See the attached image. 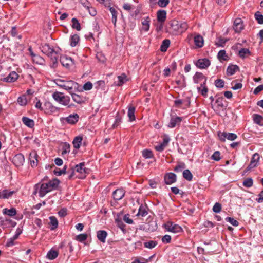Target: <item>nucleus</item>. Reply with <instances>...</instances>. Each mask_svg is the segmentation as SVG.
Wrapping results in <instances>:
<instances>
[{
	"label": "nucleus",
	"instance_id": "53",
	"mask_svg": "<svg viewBox=\"0 0 263 263\" xmlns=\"http://www.w3.org/2000/svg\"><path fill=\"white\" fill-rule=\"evenodd\" d=\"M255 17L259 24H263V15L259 12H257L255 14Z\"/></svg>",
	"mask_w": 263,
	"mask_h": 263
},
{
	"label": "nucleus",
	"instance_id": "33",
	"mask_svg": "<svg viewBox=\"0 0 263 263\" xmlns=\"http://www.w3.org/2000/svg\"><path fill=\"white\" fill-rule=\"evenodd\" d=\"M3 213L4 214L9 215L10 216H13L16 214V211L15 209L13 208L10 209L5 208L3 209Z\"/></svg>",
	"mask_w": 263,
	"mask_h": 263
},
{
	"label": "nucleus",
	"instance_id": "62",
	"mask_svg": "<svg viewBox=\"0 0 263 263\" xmlns=\"http://www.w3.org/2000/svg\"><path fill=\"white\" fill-rule=\"evenodd\" d=\"M83 88L85 90H90L92 88V84L90 82H87L84 84Z\"/></svg>",
	"mask_w": 263,
	"mask_h": 263
},
{
	"label": "nucleus",
	"instance_id": "17",
	"mask_svg": "<svg viewBox=\"0 0 263 263\" xmlns=\"http://www.w3.org/2000/svg\"><path fill=\"white\" fill-rule=\"evenodd\" d=\"M125 191L122 189H118L114 191L112 196L115 200H120L124 196Z\"/></svg>",
	"mask_w": 263,
	"mask_h": 263
},
{
	"label": "nucleus",
	"instance_id": "42",
	"mask_svg": "<svg viewBox=\"0 0 263 263\" xmlns=\"http://www.w3.org/2000/svg\"><path fill=\"white\" fill-rule=\"evenodd\" d=\"M72 28L76 29L78 31H80L81 29V25L78 20L76 18H73L71 20Z\"/></svg>",
	"mask_w": 263,
	"mask_h": 263
},
{
	"label": "nucleus",
	"instance_id": "39",
	"mask_svg": "<svg viewBox=\"0 0 263 263\" xmlns=\"http://www.w3.org/2000/svg\"><path fill=\"white\" fill-rule=\"evenodd\" d=\"M58 252L57 251L50 250L47 254V257L50 260H53L58 257Z\"/></svg>",
	"mask_w": 263,
	"mask_h": 263
},
{
	"label": "nucleus",
	"instance_id": "25",
	"mask_svg": "<svg viewBox=\"0 0 263 263\" xmlns=\"http://www.w3.org/2000/svg\"><path fill=\"white\" fill-rule=\"evenodd\" d=\"M79 117L77 114L69 115L65 119L66 122L69 124H75L79 120Z\"/></svg>",
	"mask_w": 263,
	"mask_h": 263
},
{
	"label": "nucleus",
	"instance_id": "34",
	"mask_svg": "<svg viewBox=\"0 0 263 263\" xmlns=\"http://www.w3.org/2000/svg\"><path fill=\"white\" fill-rule=\"evenodd\" d=\"M251 52L247 48H241L238 52V55L242 58H245L247 55H250Z\"/></svg>",
	"mask_w": 263,
	"mask_h": 263
},
{
	"label": "nucleus",
	"instance_id": "7",
	"mask_svg": "<svg viewBox=\"0 0 263 263\" xmlns=\"http://www.w3.org/2000/svg\"><path fill=\"white\" fill-rule=\"evenodd\" d=\"M217 135L219 140L222 142H224L226 139L230 141H233L237 138L236 134L232 133L219 132Z\"/></svg>",
	"mask_w": 263,
	"mask_h": 263
},
{
	"label": "nucleus",
	"instance_id": "61",
	"mask_svg": "<svg viewBox=\"0 0 263 263\" xmlns=\"http://www.w3.org/2000/svg\"><path fill=\"white\" fill-rule=\"evenodd\" d=\"M170 2V0H159L158 5L161 7H165Z\"/></svg>",
	"mask_w": 263,
	"mask_h": 263
},
{
	"label": "nucleus",
	"instance_id": "3",
	"mask_svg": "<svg viewBox=\"0 0 263 263\" xmlns=\"http://www.w3.org/2000/svg\"><path fill=\"white\" fill-rule=\"evenodd\" d=\"M41 49L43 53L46 54L51 59L53 63L57 62L59 58V55L53 48L50 47L49 44H45L44 45H42Z\"/></svg>",
	"mask_w": 263,
	"mask_h": 263
},
{
	"label": "nucleus",
	"instance_id": "6",
	"mask_svg": "<svg viewBox=\"0 0 263 263\" xmlns=\"http://www.w3.org/2000/svg\"><path fill=\"white\" fill-rule=\"evenodd\" d=\"M35 191L34 194L37 192V189L39 188V196L41 197H44L47 193L51 191L47 183H39L35 185Z\"/></svg>",
	"mask_w": 263,
	"mask_h": 263
},
{
	"label": "nucleus",
	"instance_id": "18",
	"mask_svg": "<svg viewBox=\"0 0 263 263\" xmlns=\"http://www.w3.org/2000/svg\"><path fill=\"white\" fill-rule=\"evenodd\" d=\"M182 121V118L180 117H172L170 122L168 124L170 128H174L177 125H179Z\"/></svg>",
	"mask_w": 263,
	"mask_h": 263
},
{
	"label": "nucleus",
	"instance_id": "12",
	"mask_svg": "<svg viewBox=\"0 0 263 263\" xmlns=\"http://www.w3.org/2000/svg\"><path fill=\"white\" fill-rule=\"evenodd\" d=\"M259 158V155L258 153L254 154L251 158L249 165L247 167V170H250L251 169L257 166Z\"/></svg>",
	"mask_w": 263,
	"mask_h": 263
},
{
	"label": "nucleus",
	"instance_id": "8",
	"mask_svg": "<svg viewBox=\"0 0 263 263\" xmlns=\"http://www.w3.org/2000/svg\"><path fill=\"white\" fill-rule=\"evenodd\" d=\"M13 164L17 167L22 166L25 162V158L23 154L15 155L12 159Z\"/></svg>",
	"mask_w": 263,
	"mask_h": 263
},
{
	"label": "nucleus",
	"instance_id": "23",
	"mask_svg": "<svg viewBox=\"0 0 263 263\" xmlns=\"http://www.w3.org/2000/svg\"><path fill=\"white\" fill-rule=\"evenodd\" d=\"M194 41L195 45L198 48H201L203 46L204 40L203 37L200 35H196L194 37Z\"/></svg>",
	"mask_w": 263,
	"mask_h": 263
},
{
	"label": "nucleus",
	"instance_id": "63",
	"mask_svg": "<svg viewBox=\"0 0 263 263\" xmlns=\"http://www.w3.org/2000/svg\"><path fill=\"white\" fill-rule=\"evenodd\" d=\"M123 220L128 224H132L133 221L130 218V215L129 214H125L123 217Z\"/></svg>",
	"mask_w": 263,
	"mask_h": 263
},
{
	"label": "nucleus",
	"instance_id": "38",
	"mask_svg": "<svg viewBox=\"0 0 263 263\" xmlns=\"http://www.w3.org/2000/svg\"><path fill=\"white\" fill-rule=\"evenodd\" d=\"M47 183H48L51 191H52L53 189H55L58 187V186L59 184V181L58 179H54L52 180L49 181Z\"/></svg>",
	"mask_w": 263,
	"mask_h": 263
},
{
	"label": "nucleus",
	"instance_id": "56",
	"mask_svg": "<svg viewBox=\"0 0 263 263\" xmlns=\"http://www.w3.org/2000/svg\"><path fill=\"white\" fill-rule=\"evenodd\" d=\"M227 41V39L223 38H219L217 42L216 43V45L218 47H223Z\"/></svg>",
	"mask_w": 263,
	"mask_h": 263
},
{
	"label": "nucleus",
	"instance_id": "60",
	"mask_svg": "<svg viewBox=\"0 0 263 263\" xmlns=\"http://www.w3.org/2000/svg\"><path fill=\"white\" fill-rule=\"evenodd\" d=\"M17 102L21 105H25L27 103V100L25 96H21L18 97Z\"/></svg>",
	"mask_w": 263,
	"mask_h": 263
},
{
	"label": "nucleus",
	"instance_id": "64",
	"mask_svg": "<svg viewBox=\"0 0 263 263\" xmlns=\"http://www.w3.org/2000/svg\"><path fill=\"white\" fill-rule=\"evenodd\" d=\"M148 261V260L142 257L140 258H137L135 260L132 262V263H145Z\"/></svg>",
	"mask_w": 263,
	"mask_h": 263
},
{
	"label": "nucleus",
	"instance_id": "48",
	"mask_svg": "<svg viewBox=\"0 0 263 263\" xmlns=\"http://www.w3.org/2000/svg\"><path fill=\"white\" fill-rule=\"evenodd\" d=\"M253 181L251 178H247L244 180L243 185L246 187H250L253 185Z\"/></svg>",
	"mask_w": 263,
	"mask_h": 263
},
{
	"label": "nucleus",
	"instance_id": "55",
	"mask_svg": "<svg viewBox=\"0 0 263 263\" xmlns=\"http://www.w3.org/2000/svg\"><path fill=\"white\" fill-rule=\"evenodd\" d=\"M87 238V235L86 234H81L77 236L76 239L80 241L83 242Z\"/></svg>",
	"mask_w": 263,
	"mask_h": 263
},
{
	"label": "nucleus",
	"instance_id": "57",
	"mask_svg": "<svg viewBox=\"0 0 263 263\" xmlns=\"http://www.w3.org/2000/svg\"><path fill=\"white\" fill-rule=\"evenodd\" d=\"M224 82L222 79H217L215 81V85L218 88H222L224 86Z\"/></svg>",
	"mask_w": 263,
	"mask_h": 263
},
{
	"label": "nucleus",
	"instance_id": "22",
	"mask_svg": "<svg viewBox=\"0 0 263 263\" xmlns=\"http://www.w3.org/2000/svg\"><path fill=\"white\" fill-rule=\"evenodd\" d=\"M157 20L161 23H163L166 18V12L165 10H160L157 13Z\"/></svg>",
	"mask_w": 263,
	"mask_h": 263
},
{
	"label": "nucleus",
	"instance_id": "50",
	"mask_svg": "<svg viewBox=\"0 0 263 263\" xmlns=\"http://www.w3.org/2000/svg\"><path fill=\"white\" fill-rule=\"evenodd\" d=\"M262 120H263V118L260 115H257V114H254L253 115V120L255 123L261 125V122L262 121Z\"/></svg>",
	"mask_w": 263,
	"mask_h": 263
},
{
	"label": "nucleus",
	"instance_id": "16",
	"mask_svg": "<svg viewBox=\"0 0 263 263\" xmlns=\"http://www.w3.org/2000/svg\"><path fill=\"white\" fill-rule=\"evenodd\" d=\"M76 171L81 174V178H84L86 174L87 173L88 170L85 167V164L84 162L80 163L76 166Z\"/></svg>",
	"mask_w": 263,
	"mask_h": 263
},
{
	"label": "nucleus",
	"instance_id": "45",
	"mask_svg": "<svg viewBox=\"0 0 263 263\" xmlns=\"http://www.w3.org/2000/svg\"><path fill=\"white\" fill-rule=\"evenodd\" d=\"M70 151V145L69 144L65 142L62 146V155H64L69 153Z\"/></svg>",
	"mask_w": 263,
	"mask_h": 263
},
{
	"label": "nucleus",
	"instance_id": "32",
	"mask_svg": "<svg viewBox=\"0 0 263 263\" xmlns=\"http://www.w3.org/2000/svg\"><path fill=\"white\" fill-rule=\"evenodd\" d=\"M29 51H30L31 55L32 56V60L34 62L37 63V64H42L43 62V59L40 56L34 54L31 50V48H29Z\"/></svg>",
	"mask_w": 263,
	"mask_h": 263
},
{
	"label": "nucleus",
	"instance_id": "37",
	"mask_svg": "<svg viewBox=\"0 0 263 263\" xmlns=\"http://www.w3.org/2000/svg\"><path fill=\"white\" fill-rule=\"evenodd\" d=\"M80 38L78 35L74 34L72 35L70 39V45L72 47H75L79 42Z\"/></svg>",
	"mask_w": 263,
	"mask_h": 263
},
{
	"label": "nucleus",
	"instance_id": "58",
	"mask_svg": "<svg viewBox=\"0 0 263 263\" xmlns=\"http://www.w3.org/2000/svg\"><path fill=\"white\" fill-rule=\"evenodd\" d=\"M221 205L219 203H216L213 207V211L215 213H218L221 211Z\"/></svg>",
	"mask_w": 263,
	"mask_h": 263
},
{
	"label": "nucleus",
	"instance_id": "31",
	"mask_svg": "<svg viewBox=\"0 0 263 263\" xmlns=\"http://www.w3.org/2000/svg\"><path fill=\"white\" fill-rule=\"evenodd\" d=\"M218 59L221 61H227L229 59V57L228 54L226 53V52L224 50H221L219 51L217 55Z\"/></svg>",
	"mask_w": 263,
	"mask_h": 263
},
{
	"label": "nucleus",
	"instance_id": "14",
	"mask_svg": "<svg viewBox=\"0 0 263 263\" xmlns=\"http://www.w3.org/2000/svg\"><path fill=\"white\" fill-rule=\"evenodd\" d=\"M73 91L74 90L72 91L71 93H69L71 96L73 101L79 104L85 103L86 101V98L82 96L73 93Z\"/></svg>",
	"mask_w": 263,
	"mask_h": 263
},
{
	"label": "nucleus",
	"instance_id": "5",
	"mask_svg": "<svg viewBox=\"0 0 263 263\" xmlns=\"http://www.w3.org/2000/svg\"><path fill=\"white\" fill-rule=\"evenodd\" d=\"M164 228L168 231L174 233H178L182 231V228L171 221H167L164 224Z\"/></svg>",
	"mask_w": 263,
	"mask_h": 263
},
{
	"label": "nucleus",
	"instance_id": "28",
	"mask_svg": "<svg viewBox=\"0 0 263 263\" xmlns=\"http://www.w3.org/2000/svg\"><path fill=\"white\" fill-rule=\"evenodd\" d=\"M23 123L27 126L32 128L34 126V122L33 120L29 119L28 117H23L22 118Z\"/></svg>",
	"mask_w": 263,
	"mask_h": 263
},
{
	"label": "nucleus",
	"instance_id": "26",
	"mask_svg": "<svg viewBox=\"0 0 263 263\" xmlns=\"http://www.w3.org/2000/svg\"><path fill=\"white\" fill-rule=\"evenodd\" d=\"M107 236V233L104 230H99L97 233V238L103 243L105 242Z\"/></svg>",
	"mask_w": 263,
	"mask_h": 263
},
{
	"label": "nucleus",
	"instance_id": "46",
	"mask_svg": "<svg viewBox=\"0 0 263 263\" xmlns=\"http://www.w3.org/2000/svg\"><path fill=\"white\" fill-rule=\"evenodd\" d=\"M198 91L203 96H206L208 91V89L205 85L201 84V86L198 88Z\"/></svg>",
	"mask_w": 263,
	"mask_h": 263
},
{
	"label": "nucleus",
	"instance_id": "29",
	"mask_svg": "<svg viewBox=\"0 0 263 263\" xmlns=\"http://www.w3.org/2000/svg\"><path fill=\"white\" fill-rule=\"evenodd\" d=\"M82 140L83 138L81 136H77L75 137L72 142L73 147L77 149L79 148L81 145Z\"/></svg>",
	"mask_w": 263,
	"mask_h": 263
},
{
	"label": "nucleus",
	"instance_id": "4",
	"mask_svg": "<svg viewBox=\"0 0 263 263\" xmlns=\"http://www.w3.org/2000/svg\"><path fill=\"white\" fill-rule=\"evenodd\" d=\"M52 97L54 100L59 103L64 105L68 106V107L73 106V104H70V99L69 96H64L63 93L57 91L52 94Z\"/></svg>",
	"mask_w": 263,
	"mask_h": 263
},
{
	"label": "nucleus",
	"instance_id": "40",
	"mask_svg": "<svg viewBox=\"0 0 263 263\" xmlns=\"http://www.w3.org/2000/svg\"><path fill=\"white\" fill-rule=\"evenodd\" d=\"M170 45V41L168 39L164 40L161 45L160 49L162 52H165L167 50Z\"/></svg>",
	"mask_w": 263,
	"mask_h": 263
},
{
	"label": "nucleus",
	"instance_id": "11",
	"mask_svg": "<svg viewBox=\"0 0 263 263\" xmlns=\"http://www.w3.org/2000/svg\"><path fill=\"white\" fill-rule=\"evenodd\" d=\"M60 61L62 65L66 68H69L73 64L72 59L66 55L61 56Z\"/></svg>",
	"mask_w": 263,
	"mask_h": 263
},
{
	"label": "nucleus",
	"instance_id": "36",
	"mask_svg": "<svg viewBox=\"0 0 263 263\" xmlns=\"http://www.w3.org/2000/svg\"><path fill=\"white\" fill-rule=\"evenodd\" d=\"M122 122V117L120 116L119 112H117L115 118V123L112 125V128L115 129L117 128Z\"/></svg>",
	"mask_w": 263,
	"mask_h": 263
},
{
	"label": "nucleus",
	"instance_id": "44",
	"mask_svg": "<svg viewBox=\"0 0 263 263\" xmlns=\"http://www.w3.org/2000/svg\"><path fill=\"white\" fill-rule=\"evenodd\" d=\"M183 177L187 181H191L193 178V175L189 170H185L183 172Z\"/></svg>",
	"mask_w": 263,
	"mask_h": 263
},
{
	"label": "nucleus",
	"instance_id": "2",
	"mask_svg": "<svg viewBox=\"0 0 263 263\" xmlns=\"http://www.w3.org/2000/svg\"><path fill=\"white\" fill-rule=\"evenodd\" d=\"M55 83L61 88L66 90L69 93L73 90L77 91L79 85L78 83L73 81H65L61 79H57Z\"/></svg>",
	"mask_w": 263,
	"mask_h": 263
},
{
	"label": "nucleus",
	"instance_id": "1",
	"mask_svg": "<svg viewBox=\"0 0 263 263\" xmlns=\"http://www.w3.org/2000/svg\"><path fill=\"white\" fill-rule=\"evenodd\" d=\"M187 28L188 25L186 22H179L174 20L168 23L167 32L172 35H176L184 32Z\"/></svg>",
	"mask_w": 263,
	"mask_h": 263
},
{
	"label": "nucleus",
	"instance_id": "30",
	"mask_svg": "<svg viewBox=\"0 0 263 263\" xmlns=\"http://www.w3.org/2000/svg\"><path fill=\"white\" fill-rule=\"evenodd\" d=\"M14 193V191L4 190L0 192V198H8L11 197Z\"/></svg>",
	"mask_w": 263,
	"mask_h": 263
},
{
	"label": "nucleus",
	"instance_id": "54",
	"mask_svg": "<svg viewBox=\"0 0 263 263\" xmlns=\"http://www.w3.org/2000/svg\"><path fill=\"white\" fill-rule=\"evenodd\" d=\"M211 159L216 161H219L221 159L220 152H215L214 154L212 155Z\"/></svg>",
	"mask_w": 263,
	"mask_h": 263
},
{
	"label": "nucleus",
	"instance_id": "43",
	"mask_svg": "<svg viewBox=\"0 0 263 263\" xmlns=\"http://www.w3.org/2000/svg\"><path fill=\"white\" fill-rule=\"evenodd\" d=\"M110 12L112 14V22L115 26L117 20V12L115 8L111 7L109 9Z\"/></svg>",
	"mask_w": 263,
	"mask_h": 263
},
{
	"label": "nucleus",
	"instance_id": "35",
	"mask_svg": "<svg viewBox=\"0 0 263 263\" xmlns=\"http://www.w3.org/2000/svg\"><path fill=\"white\" fill-rule=\"evenodd\" d=\"M158 244L157 241L150 240L147 242H144V247L146 248L152 249L155 248Z\"/></svg>",
	"mask_w": 263,
	"mask_h": 263
},
{
	"label": "nucleus",
	"instance_id": "27",
	"mask_svg": "<svg viewBox=\"0 0 263 263\" xmlns=\"http://www.w3.org/2000/svg\"><path fill=\"white\" fill-rule=\"evenodd\" d=\"M135 107L133 106H130L128 107L127 115L129 119V121L130 122H132L135 120Z\"/></svg>",
	"mask_w": 263,
	"mask_h": 263
},
{
	"label": "nucleus",
	"instance_id": "47",
	"mask_svg": "<svg viewBox=\"0 0 263 263\" xmlns=\"http://www.w3.org/2000/svg\"><path fill=\"white\" fill-rule=\"evenodd\" d=\"M142 156L146 159L153 157V154L152 151L145 149L142 151Z\"/></svg>",
	"mask_w": 263,
	"mask_h": 263
},
{
	"label": "nucleus",
	"instance_id": "59",
	"mask_svg": "<svg viewBox=\"0 0 263 263\" xmlns=\"http://www.w3.org/2000/svg\"><path fill=\"white\" fill-rule=\"evenodd\" d=\"M185 165L184 163H180L175 166V167L174 168V171L176 172H179L182 171V170L183 169H184L185 168Z\"/></svg>",
	"mask_w": 263,
	"mask_h": 263
},
{
	"label": "nucleus",
	"instance_id": "9",
	"mask_svg": "<svg viewBox=\"0 0 263 263\" xmlns=\"http://www.w3.org/2000/svg\"><path fill=\"white\" fill-rule=\"evenodd\" d=\"M38 155L35 151H32L29 154V160L30 162V164L32 167H35L38 164V160H37Z\"/></svg>",
	"mask_w": 263,
	"mask_h": 263
},
{
	"label": "nucleus",
	"instance_id": "20",
	"mask_svg": "<svg viewBox=\"0 0 263 263\" xmlns=\"http://www.w3.org/2000/svg\"><path fill=\"white\" fill-rule=\"evenodd\" d=\"M150 22L151 20L149 16H147L145 18H143L142 20L141 24L142 25V27L141 29V30L144 31L145 32L148 31L150 27Z\"/></svg>",
	"mask_w": 263,
	"mask_h": 263
},
{
	"label": "nucleus",
	"instance_id": "24",
	"mask_svg": "<svg viewBox=\"0 0 263 263\" xmlns=\"http://www.w3.org/2000/svg\"><path fill=\"white\" fill-rule=\"evenodd\" d=\"M239 70V68L237 65H231L228 67L227 69V74L229 76H232Z\"/></svg>",
	"mask_w": 263,
	"mask_h": 263
},
{
	"label": "nucleus",
	"instance_id": "15",
	"mask_svg": "<svg viewBox=\"0 0 263 263\" xmlns=\"http://www.w3.org/2000/svg\"><path fill=\"white\" fill-rule=\"evenodd\" d=\"M234 30L236 32H240L243 29V25L242 20L240 18H237L234 22Z\"/></svg>",
	"mask_w": 263,
	"mask_h": 263
},
{
	"label": "nucleus",
	"instance_id": "51",
	"mask_svg": "<svg viewBox=\"0 0 263 263\" xmlns=\"http://www.w3.org/2000/svg\"><path fill=\"white\" fill-rule=\"evenodd\" d=\"M226 220L227 222H230L233 226L237 227L239 225L238 221L234 219L233 218L227 217L226 218Z\"/></svg>",
	"mask_w": 263,
	"mask_h": 263
},
{
	"label": "nucleus",
	"instance_id": "13",
	"mask_svg": "<svg viewBox=\"0 0 263 263\" xmlns=\"http://www.w3.org/2000/svg\"><path fill=\"white\" fill-rule=\"evenodd\" d=\"M164 179L165 183L170 185L176 181V175L173 173H168L165 175Z\"/></svg>",
	"mask_w": 263,
	"mask_h": 263
},
{
	"label": "nucleus",
	"instance_id": "49",
	"mask_svg": "<svg viewBox=\"0 0 263 263\" xmlns=\"http://www.w3.org/2000/svg\"><path fill=\"white\" fill-rule=\"evenodd\" d=\"M50 223L52 226V227L51 228V230H54L56 228H57L58 225V222L57 218L54 216H51L50 217Z\"/></svg>",
	"mask_w": 263,
	"mask_h": 263
},
{
	"label": "nucleus",
	"instance_id": "52",
	"mask_svg": "<svg viewBox=\"0 0 263 263\" xmlns=\"http://www.w3.org/2000/svg\"><path fill=\"white\" fill-rule=\"evenodd\" d=\"M126 77L124 74H122L121 76H118V83H117V85L118 86L122 85L125 82Z\"/></svg>",
	"mask_w": 263,
	"mask_h": 263
},
{
	"label": "nucleus",
	"instance_id": "41",
	"mask_svg": "<svg viewBox=\"0 0 263 263\" xmlns=\"http://www.w3.org/2000/svg\"><path fill=\"white\" fill-rule=\"evenodd\" d=\"M148 214L145 206L141 205L139 208L138 212L137 214V216H141L142 217L145 216Z\"/></svg>",
	"mask_w": 263,
	"mask_h": 263
},
{
	"label": "nucleus",
	"instance_id": "19",
	"mask_svg": "<svg viewBox=\"0 0 263 263\" xmlns=\"http://www.w3.org/2000/svg\"><path fill=\"white\" fill-rule=\"evenodd\" d=\"M210 65V61L207 59H199L197 61L196 65L200 68L204 69Z\"/></svg>",
	"mask_w": 263,
	"mask_h": 263
},
{
	"label": "nucleus",
	"instance_id": "10",
	"mask_svg": "<svg viewBox=\"0 0 263 263\" xmlns=\"http://www.w3.org/2000/svg\"><path fill=\"white\" fill-rule=\"evenodd\" d=\"M18 77V74L15 71H12L7 77L3 78L2 81L7 83H12L16 81Z\"/></svg>",
	"mask_w": 263,
	"mask_h": 263
},
{
	"label": "nucleus",
	"instance_id": "21",
	"mask_svg": "<svg viewBox=\"0 0 263 263\" xmlns=\"http://www.w3.org/2000/svg\"><path fill=\"white\" fill-rule=\"evenodd\" d=\"M193 80L195 83H199L203 81L202 84L205 85L206 78L202 73L196 72L193 77Z\"/></svg>",
	"mask_w": 263,
	"mask_h": 263
}]
</instances>
